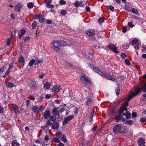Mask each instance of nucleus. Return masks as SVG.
Here are the masks:
<instances>
[{"instance_id":"13","label":"nucleus","mask_w":146,"mask_h":146,"mask_svg":"<svg viewBox=\"0 0 146 146\" xmlns=\"http://www.w3.org/2000/svg\"><path fill=\"white\" fill-rule=\"evenodd\" d=\"M52 128L54 129H57L59 128V124L57 122H53L51 125Z\"/></svg>"},{"instance_id":"59","label":"nucleus","mask_w":146,"mask_h":146,"mask_svg":"<svg viewBox=\"0 0 146 146\" xmlns=\"http://www.w3.org/2000/svg\"><path fill=\"white\" fill-rule=\"evenodd\" d=\"M86 11L87 12H89L90 11V8L88 6H87L86 7Z\"/></svg>"},{"instance_id":"48","label":"nucleus","mask_w":146,"mask_h":146,"mask_svg":"<svg viewBox=\"0 0 146 146\" xmlns=\"http://www.w3.org/2000/svg\"><path fill=\"white\" fill-rule=\"evenodd\" d=\"M46 74L44 73H42L40 75L39 77L40 78H42L44 76H45Z\"/></svg>"},{"instance_id":"51","label":"nucleus","mask_w":146,"mask_h":146,"mask_svg":"<svg viewBox=\"0 0 146 146\" xmlns=\"http://www.w3.org/2000/svg\"><path fill=\"white\" fill-rule=\"evenodd\" d=\"M121 56L123 58H125L127 56L126 54L124 53H121Z\"/></svg>"},{"instance_id":"37","label":"nucleus","mask_w":146,"mask_h":146,"mask_svg":"<svg viewBox=\"0 0 146 146\" xmlns=\"http://www.w3.org/2000/svg\"><path fill=\"white\" fill-rule=\"evenodd\" d=\"M51 1H48V2L46 3V5L48 7L52 8L54 7V6L52 5H49V4L51 3Z\"/></svg>"},{"instance_id":"60","label":"nucleus","mask_w":146,"mask_h":146,"mask_svg":"<svg viewBox=\"0 0 146 146\" xmlns=\"http://www.w3.org/2000/svg\"><path fill=\"white\" fill-rule=\"evenodd\" d=\"M30 37L29 36H27L25 37V38L24 39V42H25L29 40Z\"/></svg>"},{"instance_id":"58","label":"nucleus","mask_w":146,"mask_h":146,"mask_svg":"<svg viewBox=\"0 0 146 146\" xmlns=\"http://www.w3.org/2000/svg\"><path fill=\"white\" fill-rule=\"evenodd\" d=\"M78 108L76 107L74 109V112L75 114H77L78 112Z\"/></svg>"},{"instance_id":"26","label":"nucleus","mask_w":146,"mask_h":146,"mask_svg":"<svg viewBox=\"0 0 146 146\" xmlns=\"http://www.w3.org/2000/svg\"><path fill=\"white\" fill-rule=\"evenodd\" d=\"M13 35V33H12L11 37L10 38H8L7 40L6 44L8 46H9L10 44L11 41V38H12Z\"/></svg>"},{"instance_id":"54","label":"nucleus","mask_w":146,"mask_h":146,"mask_svg":"<svg viewBox=\"0 0 146 146\" xmlns=\"http://www.w3.org/2000/svg\"><path fill=\"white\" fill-rule=\"evenodd\" d=\"M119 88L118 87L116 89V94L117 95H118L119 94Z\"/></svg>"},{"instance_id":"50","label":"nucleus","mask_w":146,"mask_h":146,"mask_svg":"<svg viewBox=\"0 0 146 146\" xmlns=\"http://www.w3.org/2000/svg\"><path fill=\"white\" fill-rule=\"evenodd\" d=\"M45 109V108L43 106L42 107V106H40L39 107V109H40V110H39V111H42L44 110Z\"/></svg>"},{"instance_id":"53","label":"nucleus","mask_w":146,"mask_h":146,"mask_svg":"<svg viewBox=\"0 0 146 146\" xmlns=\"http://www.w3.org/2000/svg\"><path fill=\"white\" fill-rule=\"evenodd\" d=\"M128 25L130 27H134V25L131 22H129Z\"/></svg>"},{"instance_id":"45","label":"nucleus","mask_w":146,"mask_h":146,"mask_svg":"<svg viewBox=\"0 0 146 146\" xmlns=\"http://www.w3.org/2000/svg\"><path fill=\"white\" fill-rule=\"evenodd\" d=\"M122 133H126L128 132V130L127 129L125 128H122V129H121Z\"/></svg>"},{"instance_id":"56","label":"nucleus","mask_w":146,"mask_h":146,"mask_svg":"<svg viewBox=\"0 0 146 146\" xmlns=\"http://www.w3.org/2000/svg\"><path fill=\"white\" fill-rule=\"evenodd\" d=\"M139 43H138L137 45H135L134 47H135V49H136L138 50H139Z\"/></svg>"},{"instance_id":"15","label":"nucleus","mask_w":146,"mask_h":146,"mask_svg":"<svg viewBox=\"0 0 146 146\" xmlns=\"http://www.w3.org/2000/svg\"><path fill=\"white\" fill-rule=\"evenodd\" d=\"M35 60V65H38L40 63H42L43 62V60L42 59H40L36 58Z\"/></svg>"},{"instance_id":"33","label":"nucleus","mask_w":146,"mask_h":146,"mask_svg":"<svg viewBox=\"0 0 146 146\" xmlns=\"http://www.w3.org/2000/svg\"><path fill=\"white\" fill-rule=\"evenodd\" d=\"M133 122V121L132 120H129L128 121H126L125 123V124L128 125H131L132 124Z\"/></svg>"},{"instance_id":"23","label":"nucleus","mask_w":146,"mask_h":146,"mask_svg":"<svg viewBox=\"0 0 146 146\" xmlns=\"http://www.w3.org/2000/svg\"><path fill=\"white\" fill-rule=\"evenodd\" d=\"M15 86L14 84L11 82H8L7 84H6V86L8 88H12L14 87Z\"/></svg>"},{"instance_id":"21","label":"nucleus","mask_w":146,"mask_h":146,"mask_svg":"<svg viewBox=\"0 0 146 146\" xmlns=\"http://www.w3.org/2000/svg\"><path fill=\"white\" fill-rule=\"evenodd\" d=\"M19 61L23 63V66L24 63V58L23 56H20L19 58Z\"/></svg>"},{"instance_id":"29","label":"nucleus","mask_w":146,"mask_h":146,"mask_svg":"<svg viewBox=\"0 0 146 146\" xmlns=\"http://www.w3.org/2000/svg\"><path fill=\"white\" fill-rule=\"evenodd\" d=\"M59 139L58 137H53L52 138V141L56 143L59 142L60 140Z\"/></svg>"},{"instance_id":"11","label":"nucleus","mask_w":146,"mask_h":146,"mask_svg":"<svg viewBox=\"0 0 146 146\" xmlns=\"http://www.w3.org/2000/svg\"><path fill=\"white\" fill-rule=\"evenodd\" d=\"M86 33L90 36H92L94 35L95 32L93 30L90 29L86 32Z\"/></svg>"},{"instance_id":"64","label":"nucleus","mask_w":146,"mask_h":146,"mask_svg":"<svg viewBox=\"0 0 146 146\" xmlns=\"http://www.w3.org/2000/svg\"><path fill=\"white\" fill-rule=\"evenodd\" d=\"M51 96V95L50 94H47L45 95V97L46 98H49Z\"/></svg>"},{"instance_id":"34","label":"nucleus","mask_w":146,"mask_h":146,"mask_svg":"<svg viewBox=\"0 0 146 146\" xmlns=\"http://www.w3.org/2000/svg\"><path fill=\"white\" fill-rule=\"evenodd\" d=\"M27 6L28 8L31 9L33 7V4L32 2H29L27 4Z\"/></svg>"},{"instance_id":"38","label":"nucleus","mask_w":146,"mask_h":146,"mask_svg":"<svg viewBox=\"0 0 146 146\" xmlns=\"http://www.w3.org/2000/svg\"><path fill=\"white\" fill-rule=\"evenodd\" d=\"M104 74L105 75H104L103 76H105L108 79L113 80V79H114V78L110 75H108L107 74H106V75H105V74Z\"/></svg>"},{"instance_id":"7","label":"nucleus","mask_w":146,"mask_h":146,"mask_svg":"<svg viewBox=\"0 0 146 146\" xmlns=\"http://www.w3.org/2000/svg\"><path fill=\"white\" fill-rule=\"evenodd\" d=\"M42 115L44 118L46 119H48L49 118L50 116V111L48 110H46L43 113Z\"/></svg>"},{"instance_id":"42","label":"nucleus","mask_w":146,"mask_h":146,"mask_svg":"<svg viewBox=\"0 0 146 146\" xmlns=\"http://www.w3.org/2000/svg\"><path fill=\"white\" fill-rule=\"evenodd\" d=\"M61 139L62 141H64V142L66 143L67 142V139L65 136V135H63L61 137Z\"/></svg>"},{"instance_id":"18","label":"nucleus","mask_w":146,"mask_h":146,"mask_svg":"<svg viewBox=\"0 0 146 146\" xmlns=\"http://www.w3.org/2000/svg\"><path fill=\"white\" fill-rule=\"evenodd\" d=\"M40 109H39V107L36 106H33L32 108L33 111L34 113L38 112Z\"/></svg>"},{"instance_id":"24","label":"nucleus","mask_w":146,"mask_h":146,"mask_svg":"<svg viewBox=\"0 0 146 146\" xmlns=\"http://www.w3.org/2000/svg\"><path fill=\"white\" fill-rule=\"evenodd\" d=\"M138 41L137 39H134L131 41V44L132 45H136L138 43Z\"/></svg>"},{"instance_id":"4","label":"nucleus","mask_w":146,"mask_h":146,"mask_svg":"<svg viewBox=\"0 0 146 146\" xmlns=\"http://www.w3.org/2000/svg\"><path fill=\"white\" fill-rule=\"evenodd\" d=\"M81 80L83 82H85L86 83H88L90 84H92V82L90 80L89 78L84 74H83V76L80 77Z\"/></svg>"},{"instance_id":"41","label":"nucleus","mask_w":146,"mask_h":146,"mask_svg":"<svg viewBox=\"0 0 146 146\" xmlns=\"http://www.w3.org/2000/svg\"><path fill=\"white\" fill-rule=\"evenodd\" d=\"M91 101L92 99L90 98H88L86 102V105H88L90 103V102H91Z\"/></svg>"},{"instance_id":"40","label":"nucleus","mask_w":146,"mask_h":146,"mask_svg":"<svg viewBox=\"0 0 146 146\" xmlns=\"http://www.w3.org/2000/svg\"><path fill=\"white\" fill-rule=\"evenodd\" d=\"M62 135V133L60 131H58L56 133V136L58 138H60Z\"/></svg>"},{"instance_id":"44","label":"nucleus","mask_w":146,"mask_h":146,"mask_svg":"<svg viewBox=\"0 0 146 146\" xmlns=\"http://www.w3.org/2000/svg\"><path fill=\"white\" fill-rule=\"evenodd\" d=\"M50 117V119L52 121H55L56 119V117L55 116H51Z\"/></svg>"},{"instance_id":"14","label":"nucleus","mask_w":146,"mask_h":146,"mask_svg":"<svg viewBox=\"0 0 146 146\" xmlns=\"http://www.w3.org/2000/svg\"><path fill=\"white\" fill-rule=\"evenodd\" d=\"M60 112V111H58V109L56 108H54L53 110V113L55 116H56L58 115Z\"/></svg>"},{"instance_id":"3","label":"nucleus","mask_w":146,"mask_h":146,"mask_svg":"<svg viewBox=\"0 0 146 146\" xmlns=\"http://www.w3.org/2000/svg\"><path fill=\"white\" fill-rule=\"evenodd\" d=\"M122 127L120 124L116 125L113 128V132L117 134L119 133H122L121 129Z\"/></svg>"},{"instance_id":"1","label":"nucleus","mask_w":146,"mask_h":146,"mask_svg":"<svg viewBox=\"0 0 146 146\" xmlns=\"http://www.w3.org/2000/svg\"><path fill=\"white\" fill-rule=\"evenodd\" d=\"M144 86L141 88H139L135 89L134 90V92H132L131 94H129L128 98L125 101V103L123 104V108H121L119 110V115H117L115 118V120L116 122H118L119 121L121 118L123 121L125 120V119L123 116L125 115V113L124 111H126L127 108L126 107L127 106V102L129 101L131 99L133 98L134 97L137 95L141 91L143 92H146V81L145 80L144 82Z\"/></svg>"},{"instance_id":"31","label":"nucleus","mask_w":146,"mask_h":146,"mask_svg":"<svg viewBox=\"0 0 146 146\" xmlns=\"http://www.w3.org/2000/svg\"><path fill=\"white\" fill-rule=\"evenodd\" d=\"M25 30H22L21 31V34L19 35V38H21V37L23 36L25 34Z\"/></svg>"},{"instance_id":"55","label":"nucleus","mask_w":146,"mask_h":146,"mask_svg":"<svg viewBox=\"0 0 146 146\" xmlns=\"http://www.w3.org/2000/svg\"><path fill=\"white\" fill-rule=\"evenodd\" d=\"M127 31V28L125 27H123L122 31L123 33H125Z\"/></svg>"},{"instance_id":"19","label":"nucleus","mask_w":146,"mask_h":146,"mask_svg":"<svg viewBox=\"0 0 146 146\" xmlns=\"http://www.w3.org/2000/svg\"><path fill=\"white\" fill-rule=\"evenodd\" d=\"M22 5L21 4H18L15 7V10L19 12L20 11V9L22 8Z\"/></svg>"},{"instance_id":"43","label":"nucleus","mask_w":146,"mask_h":146,"mask_svg":"<svg viewBox=\"0 0 146 146\" xmlns=\"http://www.w3.org/2000/svg\"><path fill=\"white\" fill-rule=\"evenodd\" d=\"M37 26V23L36 21H34L32 25V28L34 29Z\"/></svg>"},{"instance_id":"27","label":"nucleus","mask_w":146,"mask_h":146,"mask_svg":"<svg viewBox=\"0 0 146 146\" xmlns=\"http://www.w3.org/2000/svg\"><path fill=\"white\" fill-rule=\"evenodd\" d=\"M44 16L42 15V16L39 19V21L40 23H43L45 21V19L44 18Z\"/></svg>"},{"instance_id":"47","label":"nucleus","mask_w":146,"mask_h":146,"mask_svg":"<svg viewBox=\"0 0 146 146\" xmlns=\"http://www.w3.org/2000/svg\"><path fill=\"white\" fill-rule=\"evenodd\" d=\"M125 62L127 65L129 66L130 64V62L127 59H126L125 60Z\"/></svg>"},{"instance_id":"20","label":"nucleus","mask_w":146,"mask_h":146,"mask_svg":"<svg viewBox=\"0 0 146 146\" xmlns=\"http://www.w3.org/2000/svg\"><path fill=\"white\" fill-rule=\"evenodd\" d=\"M51 86V85L48 82L45 83L44 85V88L46 90H48L50 88Z\"/></svg>"},{"instance_id":"28","label":"nucleus","mask_w":146,"mask_h":146,"mask_svg":"<svg viewBox=\"0 0 146 146\" xmlns=\"http://www.w3.org/2000/svg\"><path fill=\"white\" fill-rule=\"evenodd\" d=\"M132 12L134 13L139 15V12L138 10L135 8H132L131 9Z\"/></svg>"},{"instance_id":"39","label":"nucleus","mask_w":146,"mask_h":146,"mask_svg":"<svg viewBox=\"0 0 146 146\" xmlns=\"http://www.w3.org/2000/svg\"><path fill=\"white\" fill-rule=\"evenodd\" d=\"M98 21L100 23H102L104 21V19L102 17H100L98 19Z\"/></svg>"},{"instance_id":"9","label":"nucleus","mask_w":146,"mask_h":146,"mask_svg":"<svg viewBox=\"0 0 146 146\" xmlns=\"http://www.w3.org/2000/svg\"><path fill=\"white\" fill-rule=\"evenodd\" d=\"M74 117L73 115H69L65 118L64 120L62 121L63 125L67 123L71 120Z\"/></svg>"},{"instance_id":"5","label":"nucleus","mask_w":146,"mask_h":146,"mask_svg":"<svg viewBox=\"0 0 146 146\" xmlns=\"http://www.w3.org/2000/svg\"><path fill=\"white\" fill-rule=\"evenodd\" d=\"M108 47L110 50L116 53H118V52L117 50L116 47L113 44L110 43L108 45Z\"/></svg>"},{"instance_id":"63","label":"nucleus","mask_w":146,"mask_h":146,"mask_svg":"<svg viewBox=\"0 0 146 146\" xmlns=\"http://www.w3.org/2000/svg\"><path fill=\"white\" fill-rule=\"evenodd\" d=\"M132 116L133 117H136L137 116V114L135 112H133L132 113Z\"/></svg>"},{"instance_id":"62","label":"nucleus","mask_w":146,"mask_h":146,"mask_svg":"<svg viewBox=\"0 0 146 146\" xmlns=\"http://www.w3.org/2000/svg\"><path fill=\"white\" fill-rule=\"evenodd\" d=\"M49 136L48 135H46L45 136L44 139L46 141H48L49 139Z\"/></svg>"},{"instance_id":"8","label":"nucleus","mask_w":146,"mask_h":146,"mask_svg":"<svg viewBox=\"0 0 146 146\" xmlns=\"http://www.w3.org/2000/svg\"><path fill=\"white\" fill-rule=\"evenodd\" d=\"M61 90V88L60 86H55L52 88V91L54 93H56L59 92Z\"/></svg>"},{"instance_id":"46","label":"nucleus","mask_w":146,"mask_h":146,"mask_svg":"<svg viewBox=\"0 0 146 146\" xmlns=\"http://www.w3.org/2000/svg\"><path fill=\"white\" fill-rule=\"evenodd\" d=\"M46 123L50 126H51L52 123L50 120H48Z\"/></svg>"},{"instance_id":"17","label":"nucleus","mask_w":146,"mask_h":146,"mask_svg":"<svg viewBox=\"0 0 146 146\" xmlns=\"http://www.w3.org/2000/svg\"><path fill=\"white\" fill-rule=\"evenodd\" d=\"M12 108L14 110V111L16 113H19L18 107L16 105H13Z\"/></svg>"},{"instance_id":"25","label":"nucleus","mask_w":146,"mask_h":146,"mask_svg":"<svg viewBox=\"0 0 146 146\" xmlns=\"http://www.w3.org/2000/svg\"><path fill=\"white\" fill-rule=\"evenodd\" d=\"M60 46H65L67 45V43L66 42L63 41H60Z\"/></svg>"},{"instance_id":"61","label":"nucleus","mask_w":146,"mask_h":146,"mask_svg":"<svg viewBox=\"0 0 146 146\" xmlns=\"http://www.w3.org/2000/svg\"><path fill=\"white\" fill-rule=\"evenodd\" d=\"M94 52V51L92 50L91 49L89 51V54L91 55H92L93 54Z\"/></svg>"},{"instance_id":"22","label":"nucleus","mask_w":146,"mask_h":146,"mask_svg":"<svg viewBox=\"0 0 146 146\" xmlns=\"http://www.w3.org/2000/svg\"><path fill=\"white\" fill-rule=\"evenodd\" d=\"M124 111L126 112L124 116H125L126 117L127 119L129 118L131 116V114L130 112L129 111H127V110L126 111Z\"/></svg>"},{"instance_id":"2","label":"nucleus","mask_w":146,"mask_h":146,"mask_svg":"<svg viewBox=\"0 0 146 146\" xmlns=\"http://www.w3.org/2000/svg\"><path fill=\"white\" fill-rule=\"evenodd\" d=\"M51 45L52 48L57 51H58L60 47V41H53L51 43Z\"/></svg>"},{"instance_id":"49","label":"nucleus","mask_w":146,"mask_h":146,"mask_svg":"<svg viewBox=\"0 0 146 146\" xmlns=\"http://www.w3.org/2000/svg\"><path fill=\"white\" fill-rule=\"evenodd\" d=\"M66 11L65 10H63L61 11V14L63 15H66Z\"/></svg>"},{"instance_id":"57","label":"nucleus","mask_w":146,"mask_h":146,"mask_svg":"<svg viewBox=\"0 0 146 146\" xmlns=\"http://www.w3.org/2000/svg\"><path fill=\"white\" fill-rule=\"evenodd\" d=\"M143 97L141 99V101H143L144 100H145L146 99V94H144L143 95Z\"/></svg>"},{"instance_id":"16","label":"nucleus","mask_w":146,"mask_h":146,"mask_svg":"<svg viewBox=\"0 0 146 146\" xmlns=\"http://www.w3.org/2000/svg\"><path fill=\"white\" fill-rule=\"evenodd\" d=\"M138 143L139 146H144L145 145V141L142 139H140L138 141Z\"/></svg>"},{"instance_id":"52","label":"nucleus","mask_w":146,"mask_h":146,"mask_svg":"<svg viewBox=\"0 0 146 146\" xmlns=\"http://www.w3.org/2000/svg\"><path fill=\"white\" fill-rule=\"evenodd\" d=\"M59 3L61 5H63L65 4L66 3V2L64 0H62L60 1Z\"/></svg>"},{"instance_id":"12","label":"nucleus","mask_w":146,"mask_h":146,"mask_svg":"<svg viewBox=\"0 0 146 146\" xmlns=\"http://www.w3.org/2000/svg\"><path fill=\"white\" fill-rule=\"evenodd\" d=\"M74 4L76 7H78V6L83 7L84 6V4H82V1H80L79 2L78 1H76L74 3Z\"/></svg>"},{"instance_id":"10","label":"nucleus","mask_w":146,"mask_h":146,"mask_svg":"<svg viewBox=\"0 0 146 146\" xmlns=\"http://www.w3.org/2000/svg\"><path fill=\"white\" fill-rule=\"evenodd\" d=\"M93 69L94 71L98 73L102 76H103L104 75H105L104 74V73L102 72L99 69H98V68L95 66H94V67L93 68Z\"/></svg>"},{"instance_id":"30","label":"nucleus","mask_w":146,"mask_h":146,"mask_svg":"<svg viewBox=\"0 0 146 146\" xmlns=\"http://www.w3.org/2000/svg\"><path fill=\"white\" fill-rule=\"evenodd\" d=\"M12 145L13 146H19V144L17 141L14 140L12 142Z\"/></svg>"},{"instance_id":"36","label":"nucleus","mask_w":146,"mask_h":146,"mask_svg":"<svg viewBox=\"0 0 146 146\" xmlns=\"http://www.w3.org/2000/svg\"><path fill=\"white\" fill-rule=\"evenodd\" d=\"M41 14H36L35 15V19H39L42 16Z\"/></svg>"},{"instance_id":"32","label":"nucleus","mask_w":146,"mask_h":146,"mask_svg":"<svg viewBox=\"0 0 146 146\" xmlns=\"http://www.w3.org/2000/svg\"><path fill=\"white\" fill-rule=\"evenodd\" d=\"M107 8H108L110 10L112 11H113L114 10V7L111 5H109L106 7Z\"/></svg>"},{"instance_id":"6","label":"nucleus","mask_w":146,"mask_h":146,"mask_svg":"<svg viewBox=\"0 0 146 146\" xmlns=\"http://www.w3.org/2000/svg\"><path fill=\"white\" fill-rule=\"evenodd\" d=\"M38 85L36 82L32 80L30 81L28 83V86L29 87H33L36 88Z\"/></svg>"},{"instance_id":"35","label":"nucleus","mask_w":146,"mask_h":146,"mask_svg":"<svg viewBox=\"0 0 146 146\" xmlns=\"http://www.w3.org/2000/svg\"><path fill=\"white\" fill-rule=\"evenodd\" d=\"M35 64V60L34 59L31 60L29 62V65L30 66H32L34 64Z\"/></svg>"}]
</instances>
